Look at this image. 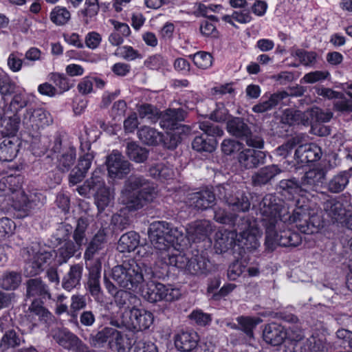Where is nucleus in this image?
<instances>
[{
  "mask_svg": "<svg viewBox=\"0 0 352 352\" xmlns=\"http://www.w3.org/2000/svg\"><path fill=\"white\" fill-rule=\"evenodd\" d=\"M279 186L284 196L290 195L295 200L286 202L269 194L258 206L265 228V245L270 250H273L278 245L296 247L301 243L300 236L286 230L287 224L294 223L299 231L309 234L316 232L321 223L320 216L296 199V195H304L302 184L299 185L295 179H283Z\"/></svg>",
  "mask_w": 352,
  "mask_h": 352,
  "instance_id": "1",
  "label": "nucleus"
},
{
  "mask_svg": "<svg viewBox=\"0 0 352 352\" xmlns=\"http://www.w3.org/2000/svg\"><path fill=\"white\" fill-rule=\"evenodd\" d=\"M148 237L151 244L138 245L137 254L140 257L153 256L157 264L160 267L168 266L161 258L162 252L172 253L175 243L181 245L184 239L182 230L174 228L173 225L166 221H155L150 225Z\"/></svg>",
  "mask_w": 352,
  "mask_h": 352,
  "instance_id": "2",
  "label": "nucleus"
},
{
  "mask_svg": "<svg viewBox=\"0 0 352 352\" xmlns=\"http://www.w3.org/2000/svg\"><path fill=\"white\" fill-rule=\"evenodd\" d=\"M21 182L20 175L0 174V197H3L2 201H12L14 209L21 212L20 217H25L43 204L44 197L38 192L25 194L21 188Z\"/></svg>",
  "mask_w": 352,
  "mask_h": 352,
  "instance_id": "3",
  "label": "nucleus"
},
{
  "mask_svg": "<svg viewBox=\"0 0 352 352\" xmlns=\"http://www.w3.org/2000/svg\"><path fill=\"white\" fill-rule=\"evenodd\" d=\"M157 195V191L153 183L142 176L131 175L125 181L119 201L128 210L135 211L152 202Z\"/></svg>",
  "mask_w": 352,
  "mask_h": 352,
  "instance_id": "4",
  "label": "nucleus"
},
{
  "mask_svg": "<svg viewBox=\"0 0 352 352\" xmlns=\"http://www.w3.org/2000/svg\"><path fill=\"white\" fill-rule=\"evenodd\" d=\"M111 276L120 287L132 292H139L144 282L142 267L133 259L115 266Z\"/></svg>",
  "mask_w": 352,
  "mask_h": 352,
  "instance_id": "5",
  "label": "nucleus"
},
{
  "mask_svg": "<svg viewBox=\"0 0 352 352\" xmlns=\"http://www.w3.org/2000/svg\"><path fill=\"white\" fill-rule=\"evenodd\" d=\"M180 248L174 245L172 253L162 252L160 258L168 266L175 267L186 274L201 275L207 272L208 261L204 256L197 255L189 259L181 252Z\"/></svg>",
  "mask_w": 352,
  "mask_h": 352,
  "instance_id": "6",
  "label": "nucleus"
},
{
  "mask_svg": "<svg viewBox=\"0 0 352 352\" xmlns=\"http://www.w3.org/2000/svg\"><path fill=\"white\" fill-rule=\"evenodd\" d=\"M23 256L26 258L25 274L27 276H34L43 270V265L50 263L53 257L52 251L35 244L23 250Z\"/></svg>",
  "mask_w": 352,
  "mask_h": 352,
  "instance_id": "7",
  "label": "nucleus"
},
{
  "mask_svg": "<svg viewBox=\"0 0 352 352\" xmlns=\"http://www.w3.org/2000/svg\"><path fill=\"white\" fill-rule=\"evenodd\" d=\"M88 223L87 219L80 218L77 221V226L74 230L73 238L75 243L72 241L66 242L63 246L59 248L56 252L57 262L61 265L66 263L71 257L79 252L78 256H80V250L86 241L85 231Z\"/></svg>",
  "mask_w": 352,
  "mask_h": 352,
  "instance_id": "8",
  "label": "nucleus"
},
{
  "mask_svg": "<svg viewBox=\"0 0 352 352\" xmlns=\"http://www.w3.org/2000/svg\"><path fill=\"white\" fill-rule=\"evenodd\" d=\"M139 293L147 301L156 302L161 300L173 301L179 298V289L170 285H164L154 281L147 282L141 286Z\"/></svg>",
  "mask_w": 352,
  "mask_h": 352,
  "instance_id": "9",
  "label": "nucleus"
},
{
  "mask_svg": "<svg viewBox=\"0 0 352 352\" xmlns=\"http://www.w3.org/2000/svg\"><path fill=\"white\" fill-rule=\"evenodd\" d=\"M241 221L238 225L240 233L236 237V246L248 252L254 251L260 246L262 234L258 223L254 219H243Z\"/></svg>",
  "mask_w": 352,
  "mask_h": 352,
  "instance_id": "10",
  "label": "nucleus"
},
{
  "mask_svg": "<svg viewBox=\"0 0 352 352\" xmlns=\"http://www.w3.org/2000/svg\"><path fill=\"white\" fill-rule=\"evenodd\" d=\"M199 127L204 134L195 138L192 142V148L198 152H212L217 145L215 138L222 136L223 130L208 120L200 122Z\"/></svg>",
  "mask_w": 352,
  "mask_h": 352,
  "instance_id": "11",
  "label": "nucleus"
},
{
  "mask_svg": "<svg viewBox=\"0 0 352 352\" xmlns=\"http://www.w3.org/2000/svg\"><path fill=\"white\" fill-rule=\"evenodd\" d=\"M153 322V314L145 309L132 308L125 311L122 316L124 325L133 331L147 329Z\"/></svg>",
  "mask_w": 352,
  "mask_h": 352,
  "instance_id": "12",
  "label": "nucleus"
},
{
  "mask_svg": "<svg viewBox=\"0 0 352 352\" xmlns=\"http://www.w3.org/2000/svg\"><path fill=\"white\" fill-rule=\"evenodd\" d=\"M176 228L179 230H182V232L184 233V229L183 227ZM185 230L186 235L184 236V239L182 244L176 245V243H175V246L177 248H182V247L185 245L186 238H187L189 241L192 242H197L201 240H204L212 231V226L210 221L203 219L195 221L191 223H189ZM183 235L184 234H183Z\"/></svg>",
  "mask_w": 352,
  "mask_h": 352,
  "instance_id": "13",
  "label": "nucleus"
},
{
  "mask_svg": "<svg viewBox=\"0 0 352 352\" xmlns=\"http://www.w3.org/2000/svg\"><path fill=\"white\" fill-rule=\"evenodd\" d=\"M108 175L111 179H122L131 171V164L118 151H113L107 157Z\"/></svg>",
  "mask_w": 352,
  "mask_h": 352,
  "instance_id": "14",
  "label": "nucleus"
},
{
  "mask_svg": "<svg viewBox=\"0 0 352 352\" xmlns=\"http://www.w3.org/2000/svg\"><path fill=\"white\" fill-rule=\"evenodd\" d=\"M104 174L101 168H97L94 171V179L95 187V201L100 211L104 210L105 208L110 206L113 200V192L105 186L103 178Z\"/></svg>",
  "mask_w": 352,
  "mask_h": 352,
  "instance_id": "15",
  "label": "nucleus"
},
{
  "mask_svg": "<svg viewBox=\"0 0 352 352\" xmlns=\"http://www.w3.org/2000/svg\"><path fill=\"white\" fill-rule=\"evenodd\" d=\"M235 230H221L215 233L214 248L216 252L223 253L236 246Z\"/></svg>",
  "mask_w": 352,
  "mask_h": 352,
  "instance_id": "16",
  "label": "nucleus"
},
{
  "mask_svg": "<svg viewBox=\"0 0 352 352\" xmlns=\"http://www.w3.org/2000/svg\"><path fill=\"white\" fill-rule=\"evenodd\" d=\"M215 196L209 190L192 192L188 195L186 203L198 210H206L210 208L214 203Z\"/></svg>",
  "mask_w": 352,
  "mask_h": 352,
  "instance_id": "17",
  "label": "nucleus"
},
{
  "mask_svg": "<svg viewBox=\"0 0 352 352\" xmlns=\"http://www.w3.org/2000/svg\"><path fill=\"white\" fill-rule=\"evenodd\" d=\"M263 340L273 346L280 345L287 338L286 329L277 323L267 324L263 332Z\"/></svg>",
  "mask_w": 352,
  "mask_h": 352,
  "instance_id": "18",
  "label": "nucleus"
},
{
  "mask_svg": "<svg viewBox=\"0 0 352 352\" xmlns=\"http://www.w3.org/2000/svg\"><path fill=\"white\" fill-rule=\"evenodd\" d=\"M265 153L252 148L243 150L239 155V162L247 168H253L264 163Z\"/></svg>",
  "mask_w": 352,
  "mask_h": 352,
  "instance_id": "19",
  "label": "nucleus"
},
{
  "mask_svg": "<svg viewBox=\"0 0 352 352\" xmlns=\"http://www.w3.org/2000/svg\"><path fill=\"white\" fill-rule=\"evenodd\" d=\"M324 172L320 169H312L307 172L301 184L304 192L317 191L324 181Z\"/></svg>",
  "mask_w": 352,
  "mask_h": 352,
  "instance_id": "20",
  "label": "nucleus"
},
{
  "mask_svg": "<svg viewBox=\"0 0 352 352\" xmlns=\"http://www.w3.org/2000/svg\"><path fill=\"white\" fill-rule=\"evenodd\" d=\"M321 155V148L314 143L300 145L295 151L296 157L302 163L316 162Z\"/></svg>",
  "mask_w": 352,
  "mask_h": 352,
  "instance_id": "21",
  "label": "nucleus"
},
{
  "mask_svg": "<svg viewBox=\"0 0 352 352\" xmlns=\"http://www.w3.org/2000/svg\"><path fill=\"white\" fill-rule=\"evenodd\" d=\"M23 122L32 126L41 128L49 125L52 120L50 115L43 109H37L34 111L27 110L24 115Z\"/></svg>",
  "mask_w": 352,
  "mask_h": 352,
  "instance_id": "22",
  "label": "nucleus"
},
{
  "mask_svg": "<svg viewBox=\"0 0 352 352\" xmlns=\"http://www.w3.org/2000/svg\"><path fill=\"white\" fill-rule=\"evenodd\" d=\"M198 335L195 332H182L175 336V346L177 350L190 352L197 346Z\"/></svg>",
  "mask_w": 352,
  "mask_h": 352,
  "instance_id": "23",
  "label": "nucleus"
},
{
  "mask_svg": "<svg viewBox=\"0 0 352 352\" xmlns=\"http://www.w3.org/2000/svg\"><path fill=\"white\" fill-rule=\"evenodd\" d=\"M186 115V112L181 108L168 109L162 113L160 125L163 128L174 129L178 122L184 120Z\"/></svg>",
  "mask_w": 352,
  "mask_h": 352,
  "instance_id": "24",
  "label": "nucleus"
},
{
  "mask_svg": "<svg viewBox=\"0 0 352 352\" xmlns=\"http://www.w3.org/2000/svg\"><path fill=\"white\" fill-rule=\"evenodd\" d=\"M83 267L80 264L72 265L69 272L65 275L62 280V287L67 291H71L80 284L82 278Z\"/></svg>",
  "mask_w": 352,
  "mask_h": 352,
  "instance_id": "25",
  "label": "nucleus"
},
{
  "mask_svg": "<svg viewBox=\"0 0 352 352\" xmlns=\"http://www.w3.org/2000/svg\"><path fill=\"white\" fill-rule=\"evenodd\" d=\"M107 245V240L103 231H99L89 243L84 254L85 260H91L103 251Z\"/></svg>",
  "mask_w": 352,
  "mask_h": 352,
  "instance_id": "26",
  "label": "nucleus"
},
{
  "mask_svg": "<svg viewBox=\"0 0 352 352\" xmlns=\"http://www.w3.org/2000/svg\"><path fill=\"white\" fill-rule=\"evenodd\" d=\"M19 151L17 141L14 139L6 138L0 143V160L2 162H11L16 156Z\"/></svg>",
  "mask_w": 352,
  "mask_h": 352,
  "instance_id": "27",
  "label": "nucleus"
},
{
  "mask_svg": "<svg viewBox=\"0 0 352 352\" xmlns=\"http://www.w3.org/2000/svg\"><path fill=\"white\" fill-rule=\"evenodd\" d=\"M140 236L135 232H129L121 236L117 246L120 252H131L139 245Z\"/></svg>",
  "mask_w": 352,
  "mask_h": 352,
  "instance_id": "28",
  "label": "nucleus"
},
{
  "mask_svg": "<svg viewBox=\"0 0 352 352\" xmlns=\"http://www.w3.org/2000/svg\"><path fill=\"white\" fill-rule=\"evenodd\" d=\"M324 210L332 219L340 221L346 214L344 204L337 199L327 200L324 204Z\"/></svg>",
  "mask_w": 352,
  "mask_h": 352,
  "instance_id": "29",
  "label": "nucleus"
},
{
  "mask_svg": "<svg viewBox=\"0 0 352 352\" xmlns=\"http://www.w3.org/2000/svg\"><path fill=\"white\" fill-rule=\"evenodd\" d=\"M224 199L234 211L245 212L250 209V203L247 196L242 192H237L235 196H224Z\"/></svg>",
  "mask_w": 352,
  "mask_h": 352,
  "instance_id": "30",
  "label": "nucleus"
},
{
  "mask_svg": "<svg viewBox=\"0 0 352 352\" xmlns=\"http://www.w3.org/2000/svg\"><path fill=\"white\" fill-rule=\"evenodd\" d=\"M227 130L231 135L244 139L250 135V129L247 124L239 118H234L227 123Z\"/></svg>",
  "mask_w": 352,
  "mask_h": 352,
  "instance_id": "31",
  "label": "nucleus"
},
{
  "mask_svg": "<svg viewBox=\"0 0 352 352\" xmlns=\"http://www.w3.org/2000/svg\"><path fill=\"white\" fill-rule=\"evenodd\" d=\"M288 96V94L285 91H280L272 94L267 100L262 101L252 107V111L255 113H264L271 110L276 107L280 100Z\"/></svg>",
  "mask_w": 352,
  "mask_h": 352,
  "instance_id": "32",
  "label": "nucleus"
},
{
  "mask_svg": "<svg viewBox=\"0 0 352 352\" xmlns=\"http://www.w3.org/2000/svg\"><path fill=\"white\" fill-rule=\"evenodd\" d=\"M280 173V170L276 165L265 166L252 176L253 183L255 185L265 184Z\"/></svg>",
  "mask_w": 352,
  "mask_h": 352,
  "instance_id": "33",
  "label": "nucleus"
},
{
  "mask_svg": "<svg viewBox=\"0 0 352 352\" xmlns=\"http://www.w3.org/2000/svg\"><path fill=\"white\" fill-rule=\"evenodd\" d=\"M138 135L140 140L148 145H155L162 141V134L149 126L141 127Z\"/></svg>",
  "mask_w": 352,
  "mask_h": 352,
  "instance_id": "34",
  "label": "nucleus"
},
{
  "mask_svg": "<svg viewBox=\"0 0 352 352\" xmlns=\"http://www.w3.org/2000/svg\"><path fill=\"white\" fill-rule=\"evenodd\" d=\"M126 154L133 161L142 163L144 162L148 157L146 149L140 147L135 142H129L126 146Z\"/></svg>",
  "mask_w": 352,
  "mask_h": 352,
  "instance_id": "35",
  "label": "nucleus"
},
{
  "mask_svg": "<svg viewBox=\"0 0 352 352\" xmlns=\"http://www.w3.org/2000/svg\"><path fill=\"white\" fill-rule=\"evenodd\" d=\"M239 329L243 331L248 337H253V329L261 322L259 318L250 316H239L236 318Z\"/></svg>",
  "mask_w": 352,
  "mask_h": 352,
  "instance_id": "36",
  "label": "nucleus"
},
{
  "mask_svg": "<svg viewBox=\"0 0 352 352\" xmlns=\"http://www.w3.org/2000/svg\"><path fill=\"white\" fill-rule=\"evenodd\" d=\"M349 183V176L346 172L335 175L328 184V189L333 193L342 191Z\"/></svg>",
  "mask_w": 352,
  "mask_h": 352,
  "instance_id": "37",
  "label": "nucleus"
},
{
  "mask_svg": "<svg viewBox=\"0 0 352 352\" xmlns=\"http://www.w3.org/2000/svg\"><path fill=\"white\" fill-rule=\"evenodd\" d=\"M21 277L14 272H6L0 278V286L4 289H14L20 285Z\"/></svg>",
  "mask_w": 352,
  "mask_h": 352,
  "instance_id": "38",
  "label": "nucleus"
},
{
  "mask_svg": "<svg viewBox=\"0 0 352 352\" xmlns=\"http://www.w3.org/2000/svg\"><path fill=\"white\" fill-rule=\"evenodd\" d=\"M190 57L192 59L194 64L199 69H207L212 65L213 57L208 52L200 51L190 55Z\"/></svg>",
  "mask_w": 352,
  "mask_h": 352,
  "instance_id": "39",
  "label": "nucleus"
},
{
  "mask_svg": "<svg viewBox=\"0 0 352 352\" xmlns=\"http://www.w3.org/2000/svg\"><path fill=\"white\" fill-rule=\"evenodd\" d=\"M70 13L65 8L56 6L50 12L51 21L57 25H63L70 19Z\"/></svg>",
  "mask_w": 352,
  "mask_h": 352,
  "instance_id": "40",
  "label": "nucleus"
},
{
  "mask_svg": "<svg viewBox=\"0 0 352 352\" xmlns=\"http://www.w3.org/2000/svg\"><path fill=\"white\" fill-rule=\"evenodd\" d=\"M76 159V151L69 148L61 155L58 160V168L63 172H67L73 166Z\"/></svg>",
  "mask_w": 352,
  "mask_h": 352,
  "instance_id": "41",
  "label": "nucleus"
},
{
  "mask_svg": "<svg viewBox=\"0 0 352 352\" xmlns=\"http://www.w3.org/2000/svg\"><path fill=\"white\" fill-rule=\"evenodd\" d=\"M307 117L310 118L311 122H327L330 121L333 113L323 111L318 107H313L306 111Z\"/></svg>",
  "mask_w": 352,
  "mask_h": 352,
  "instance_id": "42",
  "label": "nucleus"
},
{
  "mask_svg": "<svg viewBox=\"0 0 352 352\" xmlns=\"http://www.w3.org/2000/svg\"><path fill=\"white\" fill-rule=\"evenodd\" d=\"M27 294L29 296L47 294L48 297L50 298L47 287L38 278L31 279L28 282Z\"/></svg>",
  "mask_w": 352,
  "mask_h": 352,
  "instance_id": "43",
  "label": "nucleus"
},
{
  "mask_svg": "<svg viewBox=\"0 0 352 352\" xmlns=\"http://www.w3.org/2000/svg\"><path fill=\"white\" fill-rule=\"evenodd\" d=\"M49 79L56 85L58 93L65 92L70 88L69 80L64 74L51 73Z\"/></svg>",
  "mask_w": 352,
  "mask_h": 352,
  "instance_id": "44",
  "label": "nucleus"
},
{
  "mask_svg": "<svg viewBox=\"0 0 352 352\" xmlns=\"http://www.w3.org/2000/svg\"><path fill=\"white\" fill-rule=\"evenodd\" d=\"M150 174L154 177H160L165 179H171L174 176V171L172 168L164 164H157L150 168Z\"/></svg>",
  "mask_w": 352,
  "mask_h": 352,
  "instance_id": "45",
  "label": "nucleus"
},
{
  "mask_svg": "<svg viewBox=\"0 0 352 352\" xmlns=\"http://www.w3.org/2000/svg\"><path fill=\"white\" fill-rule=\"evenodd\" d=\"M115 54L127 60H133L141 58L139 52L129 45L118 47L115 52Z\"/></svg>",
  "mask_w": 352,
  "mask_h": 352,
  "instance_id": "46",
  "label": "nucleus"
},
{
  "mask_svg": "<svg viewBox=\"0 0 352 352\" xmlns=\"http://www.w3.org/2000/svg\"><path fill=\"white\" fill-rule=\"evenodd\" d=\"M16 228V225L11 219L4 217L0 219V240H3L11 236Z\"/></svg>",
  "mask_w": 352,
  "mask_h": 352,
  "instance_id": "47",
  "label": "nucleus"
},
{
  "mask_svg": "<svg viewBox=\"0 0 352 352\" xmlns=\"http://www.w3.org/2000/svg\"><path fill=\"white\" fill-rule=\"evenodd\" d=\"M20 344V339L14 331H9L3 336L0 343L2 350H6L10 347H14Z\"/></svg>",
  "mask_w": 352,
  "mask_h": 352,
  "instance_id": "48",
  "label": "nucleus"
},
{
  "mask_svg": "<svg viewBox=\"0 0 352 352\" xmlns=\"http://www.w3.org/2000/svg\"><path fill=\"white\" fill-rule=\"evenodd\" d=\"M292 56L297 58L304 65H310L316 62V54L314 52H307L304 50H296Z\"/></svg>",
  "mask_w": 352,
  "mask_h": 352,
  "instance_id": "49",
  "label": "nucleus"
},
{
  "mask_svg": "<svg viewBox=\"0 0 352 352\" xmlns=\"http://www.w3.org/2000/svg\"><path fill=\"white\" fill-rule=\"evenodd\" d=\"M29 309L38 316L41 320L46 321L51 317L50 312L43 306V302L40 300H34Z\"/></svg>",
  "mask_w": 352,
  "mask_h": 352,
  "instance_id": "50",
  "label": "nucleus"
},
{
  "mask_svg": "<svg viewBox=\"0 0 352 352\" xmlns=\"http://www.w3.org/2000/svg\"><path fill=\"white\" fill-rule=\"evenodd\" d=\"M89 291L97 301L102 300V295L100 287L99 276H91L87 283Z\"/></svg>",
  "mask_w": 352,
  "mask_h": 352,
  "instance_id": "51",
  "label": "nucleus"
},
{
  "mask_svg": "<svg viewBox=\"0 0 352 352\" xmlns=\"http://www.w3.org/2000/svg\"><path fill=\"white\" fill-rule=\"evenodd\" d=\"M236 216L234 214L228 213L222 208H218L214 211V219L223 224H234Z\"/></svg>",
  "mask_w": 352,
  "mask_h": 352,
  "instance_id": "52",
  "label": "nucleus"
},
{
  "mask_svg": "<svg viewBox=\"0 0 352 352\" xmlns=\"http://www.w3.org/2000/svg\"><path fill=\"white\" fill-rule=\"evenodd\" d=\"M179 129L177 128V131L168 132L166 137L162 136V141L164 145L170 149L175 148L181 142L182 138L179 135Z\"/></svg>",
  "mask_w": 352,
  "mask_h": 352,
  "instance_id": "53",
  "label": "nucleus"
},
{
  "mask_svg": "<svg viewBox=\"0 0 352 352\" xmlns=\"http://www.w3.org/2000/svg\"><path fill=\"white\" fill-rule=\"evenodd\" d=\"M72 228L69 226H60L57 229L54 238L57 241L58 244L60 245L61 248L66 242L70 241L69 240Z\"/></svg>",
  "mask_w": 352,
  "mask_h": 352,
  "instance_id": "54",
  "label": "nucleus"
},
{
  "mask_svg": "<svg viewBox=\"0 0 352 352\" xmlns=\"http://www.w3.org/2000/svg\"><path fill=\"white\" fill-rule=\"evenodd\" d=\"M242 147V144L231 139L224 140L221 143V151L224 154L228 155L239 151Z\"/></svg>",
  "mask_w": 352,
  "mask_h": 352,
  "instance_id": "55",
  "label": "nucleus"
},
{
  "mask_svg": "<svg viewBox=\"0 0 352 352\" xmlns=\"http://www.w3.org/2000/svg\"><path fill=\"white\" fill-rule=\"evenodd\" d=\"M347 95L350 99L342 97L343 94L340 93V97L336 98L338 99L335 104V108L340 111L352 112V93L347 92Z\"/></svg>",
  "mask_w": 352,
  "mask_h": 352,
  "instance_id": "56",
  "label": "nucleus"
},
{
  "mask_svg": "<svg viewBox=\"0 0 352 352\" xmlns=\"http://www.w3.org/2000/svg\"><path fill=\"white\" fill-rule=\"evenodd\" d=\"M199 30L204 36L212 38L218 36V31L215 25L208 20H204L201 23Z\"/></svg>",
  "mask_w": 352,
  "mask_h": 352,
  "instance_id": "57",
  "label": "nucleus"
},
{
  "mask_svg": "<svg viewBox=\"0 0 352 352\" xmlns=\"http://www.w3.org/2000/svg\"><path fill=\"white\" fill-rule=\"evenodd\" d=\"M245 270V266L241 261H236L232 263L228 270L227 276L230 280H236Z\"/></svg>",
  "mask_w": 352,
  "mask_h": 352,
  "instance_id": "58",
  "label": "nucleus"
},
{
  "mask_svg": "<svg viewBox=\"0 0 352 352\" xmlns=\"http://www.w3.org/2000/svg\"><path fill=\"white\" fill-rule=\"evenodd\" d=\"M228 117V110L226 109L223 103L217 104L216 109L210 115V118L216 122H224Z\"/></svg>",
  "mask_w": 352,
  "mask_h": 352,
  "instance_id": "59",
  "label": "nucleus"
},
{
  "mask_svg": "<svg viewBox=\"0 0 352 352\" xmlns=\"http://www.w3.org/2000/svg\"><path fill=\"white\" fill-rule=\"evenodd\" d=\"M27 104V100L25 95L22 93L16 94L14 96L10 104V111L16 113L20 109L25 107Z\"/></svg>",
  "mask_w": 352,
  "mask_h": 352,
  "instance_id": "60",
  "label": "nucleus"
},
{
  "mask_svg": "<svg viewBox=\"0 0 352 352\" xmlns=\"http://www.w3.org/2000/svg\"><path fill=\"white\" fill-rule=\"evenodd\" d=\"M6 135H14L19 129V118L14 115L4 120Z\"/></svg>",
  "mask_w": 352,
  "mask_h": 352,
  "instance_id": "61",
  "label": "nucleus"
},
{
  "mask_svg": "<svg viewBox=\"0 0 352 352\" xmlns=\"http://www.w3.org/2000/svg\"><path fill=\"white\" fill-rule=\"evenodd\" d=\"M329 75L328 72L315 71L305 74L302 79L307 83H314L326 79Z\"/></svg>",
  "mask_w": 352,
  "mask_h": 352,
  "instance_id": "62",
  "label": "nucleus"
},
{
  "mask_svg": "<svg viewBox=\"0 0 352 352\" xmlns=\"http://www.w3.org/2000/svg\"><path fill=\"white\" fill-rule=\"evenodd\" d=\"M190 318L195 320L197 324L201 326H205L210 323L211 317L209 314L204 313L201 310H195L190 315Z\"/></svg>",
  "mask_w": 352,
  "mask_h": 352,
  "instance_id": "63",
  "label": "nucleus"
},
{
  "mask_svg": "<svg viewBox=\"0 0 352 352\" xmlns=\"http://www.w3.org/2000/svg\"><path fill=\"white\" fill-rule=\"evenodd\" d=\"M94 78L86 76L83 78L78 84L77 88L78 91L86 95L90 94L93 91Z\"/></svg>",
  "mask_w": 352,
  "mask_h": 352,
  "instance_id": "64",
  "label": "nucleus"
}]
</instances>
